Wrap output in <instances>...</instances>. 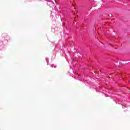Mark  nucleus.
<instances>
[{
    "mask_svg": "<svg viewBox=\"0 0 130 130\" xmlns=\"http://www.w3.org/2000/svg\"><path fill=\"white\" fill-rule=\"evenodd\" d=\"M73 73H75V72H74V70H73Z\"/></svg>",
    "mask_w": 130,
    "mask_h": 130,
    "instance_id": "nucleus-7",
    "label": "nucleus"
},
{
    "mask_svg": "<svg viewBox=\"0 0 130 130\" xmlns=\"http://www.w3.org/2000/svg\"><path fill=\"white\" fill-rule=\"evenodd\" d=\"M110 17H112V15L111 14V15H110Z\"/></svg>",
    "mask_w": 130,
    "mask_h": 130,
    "instance_id": "nucleus-5",
    "label": "nucleus"
},
{
    "mask_svg": "<svg viewBox=\"0 0 130 130\" xmlns=\"http://www.w3.org/2000/svg\"><path fill=\"white\" fill-rule=\"evenodd\" d=\"M4 34H3V35H2V36H4Z\"/></svg>",
    "mask_w": 130,
    "mask_h": 130,
    "instance_id": "nucleus-6",
    "label": "nucleus"
},
{
    "mask_svg": "<svg viewBox=\"0 0 130 130\" xmlns=\"http://www.w3.org/2000/svg\"><path fill=\"white\" fill-rule=\"evenodd\" d=\"M76 78H77L79 80V81L82 80V78H81V76L79 75L78 74H76Z\"/></svg>",
    "mask_w": 130,
    "mask_h": 130,
    "instance_id": "nucleus-1",
    "label": "nucleus"
},
{
    "mask_svg": "<svg viewBox=\"0 0 130 130\" xmlns=\"http://www.w3.org/2000/svg\"><path fill=\"white\" fill-rule=\"evenodd\" d=\"M46 60L47 61V64H49V63H48V58H46Z\"/></svg>",
    "mask_w": 130,
    "mask_h": 130,
    "instance_id": "nucleus-3",
    "label": "nucleus"
},
{
    "mask_svg": "<svg viewBox=\"0 0 130 130\" xmlns=\"http://www.w3.org/2000/svg\"><path fill=\"white\" fill-rule=\"evenodd\" d=\"M51 68H56V66L54 65V64H52L51 65Z\"/></svg>",
    "mask_w": 130,
    "mask_h": 130,
    "instance_id": "nucleus-2",
    "label": "nucleus"
},
{
    "mask_svg": "<svg viewBox=\"0 0 130 130\" xmlns=\"http://www.w3.org/2000/svg\"><path fill=\"white\" fill-rule=\"evenodd\" d=\"M125 107V106H122V108H124Z\"/></svg>",
    "mask_w": 130,
    "mask_h": 130,
    "instance_id": "nucleus-4",
    "label": "nucleus"
}]
</instances>
